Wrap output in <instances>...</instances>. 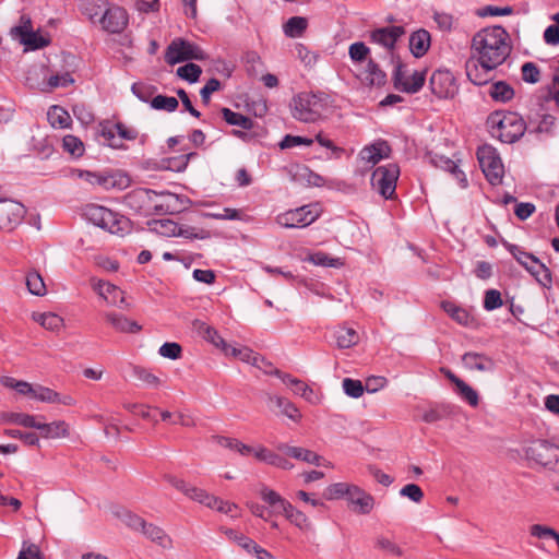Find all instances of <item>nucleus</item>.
Here are the masks:
<instances>
[{
  "label": "nucleus",
  "mask_w": 559,
  "mask_h": 559,
  "mask_svg": "<svg viewBox=\"0 0 559 559\" xmlns=\"http://www.w3.org/2000/svg\"><path fill=\"white\" fill-rule=\"evenodd\" d=\"M276 449L296 460H300L304 462H308L309 456H311V452H312L310 450H307V449H304L300 447H290L285 443H278L276 445Z\"/></svg>",
  "instance_id": "50"
},
{
  "label": "nucleus",
  "mask_w": 559,
  "mask_h": 559,
  "mask_svg": "<svg viewBox=\"0 0 559 559\" xmlns=\"http://www.w3.org/2000/svg\"><path fill=\"white\" fill-rule=\"evenodd\" d=\"M452 413L451 406L447 404H441L436 407H432L426 411L423 414V420L428 424H432L439 420H442L449 417Z\"/></svg>",
  "instance_id": "44"
},
{
  "label": "nucleus",
  "mask_w": 559,
  "mask_h": 559,
  "mask_svg": "<svg viewBox=\"0 0 559 559\" xmlns=\"http://www.w3.org/2000/svg\"><path fill=\"white\" fill-rule=\"evenodd\" d=\"M22 43L32 49H40L48 46L49 40L34 32H22Z\"/></svg>",
  "instance_id": "52"
},
{
  "label": "nucleus",
  "mask_w": 559,
  "mask_h": 559,
  "mask_svg": "<svg viewBox=\"0 0 559 559\" xmlns=\"http://www.w3.org/2000/svg\"><path fill=\"white\" fill-rule=\"evenodd\" d=\"M46 69L43 66H32L25 74V84L32 90L46 92Z\"/></svg>",
  "instance_id": "30"
},
{
  "label": "nucleus",
  "mask_w": 559,
  "mask_h": 559,
  "mask_svg": "<svg viewBox=\"0 0 559 559\" xmlns=\"http://www.w3.org/2000/svg\"><path fill=\"white\" fill-rule=\"evenodd\" d=\"M260 497L270 506L272 513L282 514L283 511L288 508L289 502L287 500L273 489L265 486L260 489Z\"/></svg>",
  "instance_id": "27"
},
{
  "label": "nucleus",
  "mask_w": 559,
  "mask_h": 559,
  "mask_svg": "<svg viewBox=\"0 0 559 559\" xmlns=\"http://www.w3.org/2000/svg\"><path fill=\"white\" fill-rule=\"evenodd\" d=\"M391 153V148L389 144L385 141H377L368 146H365L360 153L359 156L361 160L376 165L381 159L389 157Z\"/></svg>",
  "instance_id": "21"
},
{
  "label": "nucleus",
  "mask_w": 559,
  "mask_h": 559,
  "mask_svg": "<svg viewBox=\"0 0 559 559\" xmlns=\"http://www.w3.org/2000/svg\"><path fill=\"white\" fill-rule=\"evenodd\" d=\"M165 59L168 64L173 66L187 60H204L206 53L199 46L178 38L167 47Z\"/></svg>",
  "instance_id": "10"
},
{
  "label": "nucleus",
  "mask_w": 559,
  "mask_h": 559,
  "mask_svg": "<svg viewBox=\"0 0 559 559\" xmlns=\"http://www.w3.org/2000/svg\"><path fill=\"white\" fill-rule=\"evenodd\" d=\"M105 318L112 325V328L119 332L136 333L141 330V326L135 321H131L122 314L116 312H107Z\"/></svg>",
  "instance_id": "29"
},
{
  "label": "nucleus",
  "mask_w": 559,
  "mask_h": 559,
  "mask_svg": "<svg viewBox=\"0 0 559 559\" xmlns=\"http://www.w3.org/2000/svg\"><path fill=\"white\" fill-rule=\"evenodd\" d=\"M225 534L230 540L237 543L240 547L246 549L248 552H251L252 548L255 547L257 543L253 539L245 536L243 534H241L235 530L228 528L225 531Z\"/></svg>",
  "instance_id": "58"
},
{
  "label": "nucleus",
  "mask_w": 559,
  "mask_h": 559,
  "mask_svg": "<svg viewBox=\"0 0 559 559\" xmlns=\"http://www.w3.org/2000/svg\"><path fill=\"white\" fill-rule=\"evenodd\" d=\"M269 406L271 409L277 408L280 413L293 421H299L301 414L299 409L287 399L278 395H269Z\"/></svg>",
  "instance_id": "22"
},
{
  "label": "nucleus",
  "mask_w": 559,
  "mask_h": 559,
  "mask_svg": "<svg viewBox=\"0 0 559 559\" xmlns=\"http://www.w3.org/2000/svg\"><path fill=\"white\" fill-rule=\"evenodd\" d=\"M47 119L53 128H67L71 122L69 112L61 106H51L47 112Z\"/></svg>",
  "instance_id": "35"
},
{
  "label": "nucleus",
  "mask_w": 559,
  "mask_h": 559,
  "mask_svg": "<svg viewBox=\"0 0 559 559\" xmlns=\"http://www.w3.org/2000/svg\"><path fill=\"white\" fill-rule=\"evenodd\" d=\"M487 126L492 136L508 144L520 140L525 132V122L515 112L495 111L489 115Z\"/></svg>",
  "instance_id": "3"
},
{
  "label": "nucleus",
  "mask_w": 559,
  "mask_h": 559,
  "mask_svg": "<svg viewBox=\"0 0 559 559\" xmlns=\"http://www.w3.org/2000/svg\"><path fill=\"white\" fill-rule=\"evenodd\" d=\"M1 420L27 428H34L36 417L24 413H3L1 414Z\"/></svg>",
  "instance_id": "43"
},
{
  "label": "nucleus",
  "mask_w": 559,
  "mask_h": 559,
  "mask_svg": "<svg viewBox=\"0 0 559 559\" xmlns=\"http://www.w3.org/2000/svg\"><path fill=\"white\" fill-rule=\"evenodd\" d=\"M488 94L495 102L507 103L514 97L513 87L504 81L492 83Z\"/></svg>",
  "instance_id": "33"
},
{
  "label": "nucleus",
  "mask_w": 559,
  "mask_h": 559,
  "mask_svg": "<svg viewBox=\"0 0 559 559\" xmlns=\"http://www.w3.org/2000/svg\"><path fill=\"white\" fill-rule=\"evenodd\" d=\"M282 514H284L290 523H293L294 525L301 530H307L310 526V523L306 514L295 509L290 502L288 503V508L285 509Z\"/></svg>",
  "instance_id": "45"
},
{
  "label": "nucleus",
  "mask_w": 559,
  "mask_h": 559,
  "mask_svg": "<svg viewBox=\"0 0 559 559\" xmlns=\"http://www.w3.org/2000/svg\"><path fill=\"white\" fill-rule=\"evenodd\" d=\"M441 308L459 324L463 326L473 325L474 318L466 309L457 306L456 304L445 300L441 302Z\"/></svg>",
  "instance_id": "26"
},
{
  "label": "nucleus",
  "mask_w": 559,
  "mask_h": 559,
  "mask_svg": "<svg viewBox=\"0 0 559 559\" xmlns=\"http://www.w3.org/2000/svg\"><path fill=\"white\" fill-rule=\"evenodd\" d=\"M1 383L5 388L15 390L19 394L27 395L39 402L59 403L69 406L75 403L74 399L70 395H60L49 388L39 384L33 385L26 381L16 380L12 377H3L1 379Z\"/></svg>",
  "instance_id": "5"
},
{
  "label": "nucleus",
  "mask_w": 559,
  "mask_h": 559,
  "mask_svg": "<svg viewBox=\"0 0 559 559\" xmlns=\"http://www.w3.org/2000/svg\"><path fill=\"white\" fill-rule=\"evenodd\" d=\"M370 49L362 41L353 43L348 48V55L353 62H362L367 59Z\"/></svg>",
  "instance_id": "55"
},
{
  "label": "nucleus",
  "mask_w": 559,
  "mask_h": 559,
  "mask_svg": "<svg viewBox=\"0 0 559 559\" xmlns=\"http://www.w3.org/2000/svg\"><path fill=\"white\" fill-rule=\"evenodd\" d=\"M223 119L230 126H237L243 130H251L253 128V120L239 112L233 111L229 108H222Z\"/></svg>",
  "instance_id": "36"
},
{
  "label": "nucleus",
  "mask_w": 559,
  "mask_h": 559,
  "mask_svg": "<svg viewBox=\"0 0 559 559\" xmlns=\"http://www.w3.org/2000/svg\"><path fill=\"white\" fill-rule=\"evenodd\" d=\"M195 324L198 326L199 333L202 334L206 341H209L216 347L222 348V350L225 354H229L228 344L224 341V338L218 334V332L214 328L203 322H197Z\"/></svg>",
  "instance_id": "32"
},
{
  "label": "nucleus",
  "mask_w": 559,
  "mask_h": 559,
  "mask_svg": "<svg viewBox=\"0 0 559 559\" xmlns=\"http://www.w3.org/2000/svg\"><path fill=\"white\" fill-rule=\"evenodd\" d=\"M522 79L524 82L535 84L540 80V71L534 62H525L522 68Z\"/></svg>",
  "instance_id": "60"
},
{
  "label": "nucleus",
  "mask_w": 559,
  "mask_h": 559,
  "mask_svg": "<svg viewBox=\"0 0 559 559\" xmlns=\"http://www.w3.org/2000/svg\"><path fill=\"white\" fill-rule=\"evenodd\" d=\"M4 433L10 438L22 440L27 445H39V438L35 432H23L19 429H7Z\"/></svg>",
  "instance_id": "62"
},
{
  "label": "nucleus",
  "mask_w": 559,
  "mask_h": 559,
  "mask_svg": "<svg viewBox=\"0 0 559 559\" xmlns=\"http://www.w3.org/2000/svg\"><path fill=\"white\" fill-rule=\"evenodd\" d=\"M102 27L111 34H120L129 23L128 12L121 7L108 8L99 20Z\"/></svg>",
  "instance_id": "15"
},
{
  "label": "nucleus",
  "mask_w": 559,
  "mask_h": 559,
  "mask_svg": "<svg viewBox=\"0 0 559 559\" xmlns=\"http://www.w3.org/2000/svg\"><path fill=\"white\" fill-rule=\"evenodd\" d=\"M353 510L360 514H368L374 506V499L360 487L354 485L347 496Z\"/></svg>",
  "instance_id": "18"
},
{
  "label": "nucleus",
  "mask_w": 559,
  "mask_h": 559,
  "mask_svg": "<svg viewBox=\"0 0 559 559\" xmlns=\"http://www.w3.org/2000/svg\"><path fill=\"white\" fill-rule=\"evenodd\" d=\"M506 248L514 257V259L524 267H528L530 262H535V255L524 251L516 245L507 243Z\"/></svg>",
  "instance_id": "54"
},
{
  "label": "nucleus",
  "mask_w": 559,
  "mask_h": 559,
  "mask_svg": "<svg viewBox=\"0 0 559 559\" xmlns=\"http://www.w3.org/2000/svg\"><path fill=\"white\" fill-rule=\"evenodd\" d=\"M457 394L466 401L471 406H477L479 399L478 393L469 386L465 381L459 382L456 386Z\"/></svg>",
  "instance_id": "57"
},
{
  "label": "nucleus",
  "mask_w": 559,
  "mask_h": 559,
  "mask_svg": "<svg viewBox=\"0 0 559 559\" xmlns=\"http://www.w3.org/2000/svg\"><path fill=\"white\" fill-rule=\"evenodd\" d=\"M213 441H215L218 445L223 448L230 449L233 451H237L242 455H247L252 453L253 449L237 439L222 437V436H213Z\"/></svg>",
  "instance_id": "40"
},
{
  "label": "nucleus",
  "mask_w": 559,
  "mask_h": 559,
  "mask_svg": "<svg viewBox=\"0 0 559 559\" xmlns=\"http://www.w3.org/2000/svg\"><path fill=\"white\" fill-rule=\"evenodd\" d=\"M62 146L66 152L75 157H80L84 153L83 142L79 138L71 134H68L63 138Z\"/></svg>",
  "instance_id": "49"
},
{
  "label": "nucleus",
  "mask_w": 559,
  "mask_h": 559,
  "mask_svg": "<svg viewBox=\"0 0 559 559\" xmlns=\"http://www.w3.org/2000/svg\"><path fill=\"white\" fill-rule=\"evenodd\" d=\"M463 366L469 370H477L480 372H491L495 369V361L481 353L468 352L462 356Z\"/></svg>",
  "instance_id": "20"
},
{
  "label": "nucleus",
  "mask_w": 559,
  "mask_h": 559,
  "mask_svg": "<svg viewBox=\"0 0 559 559\" xmlns=\"http://www.w3.org/2000/svg\"><path fill=\"white\" fill-rule=\"evenodd\" d=\"M430 34L426 29H418L409 37V49L415 58H420L430 47Z\"/></svg>",
  "instance_id": "23"
},
{
  "label": "nucleus",
  "mask_w": 559,
  "mask_h": 559,
  "mask_svg": "<svg viewBox=\"0 0 559 559\" xmlns=\"http://www.w3.org/2000/svg\"><path fill=\"white\" fill-rule=\"evenodd\" d=\"M73 82H74V80L72 79L70 73L51 75L48 79V81H46V92H50L57 87H66L70 84H72Z\"/></svg>",
  "instance_id": "61"
},
{
  "label": "nucleus",
  "mask_w": 559,
  "mask_h": 559,
  "mask_svg": "<svg viewBox=\"0 0 559 559\" xmlns=\"http://www.w3.org/2000/svg\"><path fill=\"white\" fill-rule=\"evenodd\" d=\"M26 287L28 292L35 296H44L47 293L45 282L41 275L36 271H32L27 274Z\"/></svg>",
  "instance_id": "41"
},
{
  "label": "nucleus",
  "mask_w": 559,
  "mask_h": 559,
  "mask_svg": "<svg viewBox=\"0 0 559 559\" xmlns=\"http://www.w3.org/2000/svg\"><path fill=\"white\" fill-rule=\"evenodd\" d=\"M152 229L163 236L174 237L177 236L178 224L171 219H158L154 221Z\"/></svg>",
  "instance_id": "51"
},
{
  "label": "nucleus",
  "mask_w": 559,
  "mask_h": 559,
  "mask_svg": "<svg viewBox=\"0 0 559 559\" xmlns=\"http://www.w3.org/2000/svg\"><path fill=\"white\" fill-rule=\"evenodd\" d=\"M426 81V71H415L408 74L406 66L400 59L395 60L393 72L394 87L407 94H415L421 90Z\"/></svg>",
  "instance_id": "11"
},
{
  "label": "nucleus",
  "mask_w": 559,
  "mask_h": 559,
  "mask_svg": "<svg viewBox=\"0 0 559 559\" xmlns=\"http://www.w3.org/2000/svg\"><path fill=\"white\" fill-rule=\"evenodd\" d=\"M405 34L403 26H385L379 27L370 32L369 40L372 44L383 47L388 52L393 55V50L397 40ZM392 60L395 61L394 56Z\"/></svg>",
  "instance_id": "14"
},
{
  "label": "nucleus",
  "mask_w": 559,
  "mask_h": 559,
  "mask_svg": "<svg viewBox=\"0 0 559 559\" xmlns=\"http://www.w3.org/2000/svg\"><path fill=\"white\" fill-rule=\"evenodd\" d=\"M477 159L486 179L491 185L501 183L504 167L497 150L491 145L484 144L477 150Z\"/></svg>",
  "instance_id": "8"
},
{
  "label": "nucleus",
  "mask_w": 559,
  "mask_h": 559,
  "mask_svg": "<svg viewBox=\"0 0 559 559\" xmlns=\"http://www.w3.org/2000/svg\"><path fill=\"white\" fill-rule=\"evenodd\" d=\"M178 100L176 97L166 96V95H156L151 100V107L156 110H164L167 112H173L178 108Z\"/></svg>",
  "instance_id": "46"
},
{
  "label": "nucleus",
  "mask_w": 559,
  "mask_h": 559,
  "mask_svg": "<svg viewBox=\"0 0 559 559\" xmlns=\"http://www.w3.org/2000/svg\"><path fill=\"white\" fill-rule=\"evenodd\" d=\"M328 95L322 92H304L293 98V117L302 122H316L328 106Z\"/></svg>",
  "instance_id": "4"
},
{
  "label": "nucleus",
  "mask_w": 559,
  "mask_h": 559,
  "mask_svg": "<svg viewBox=\"0 0 559 559\" xmlns=\"http://www.w3.org/2000/svg\"><path fill=\"white\" fill-rule=\"evenodd\" d=\"M177 236L188 239H207L210 238V231L203 228L178 225Z\"/></svg>",
  "instance_id": "53"
},
{
  "label": "nucleus",
  "mask_w": 559,
  "mask_h": 559,
  "mask_svg": "<svg viewBox=\"0 0 559 559\" xmlns=\"http://www.w3.org/2000/svg\"><path fill=\"white\" fill-rule=\"evenodd\" d=\"M399 176L400 167L396 164L380 166L372 173L371 186L383 198L392 199Z\"/></svg>",
  "instance_id": "9"
},
{
  "label": "nucleus",
  "mask_w": 559,
  "mask_h": 559,
  "mask_svg": "<svg viewBox=\"0 0 559 559\" xmlns=\"http://www.w3.org/2000/svg\"><path fill=\"white\" fill-rule=\"evenodd\" d=\"M509 34L501 26L487 27L477 32L472 39L471 57L465 70L475 85H485L492 79V72L501 66L511 51Z\"/></svg>",
  "instance_id": "1"
},
{
  "label": "nucleus",
  "mask_w": 559,
  "mask_h": 559,
  "mask_svg": "<svg viewBox=\"0 0 559 559\" xmlns=\"http://www.w3.org/2000/svg\"><path fill=\"white\" fill-rule=\"evenodd\" d=\"M201 73H202L201 67L195 63H192V62L187 63L177 69V75L180 79L188 81L189 83L198 82Z\"/></svg>",
  "instance_id": "48"
},
{
  "label": "nucleus",
  "mask_w": 559,
  "mask_h": 559,
  "mask_svg": "<svg viewBox=\"0 0 559 559\" xmlns=\"http://www.w3.org/2000/svg\"><path fill=\"white\" fill-rule=\"evenodd\" d=\"M168 481L173 487L181 491L183 495H186L191 500H194L201 504L206 506L211 509L212 503L215 502V496L210 495L204 489L194 487L189 485L182 479H178L176 477H168Z\"/></svg>",
  "instance_id": "17"
},
{
  "label": "nucleus",
  "mask_w": 559,
  "mask_h": 559,
  "mask_svg": "<svg viewBox=\"0 0 559 559\" xmlns=\"http://www.w3.org/2000/svg\"><path fill=\"white\" fill-rule=\"evenodd\" d=\"M335 340L338 348H349L359 341L358 333L350 328H340L335 331Z\"/></svg>",
  "instance_id": "38"
},
{
  "label": "nucleus",
  "mask_w": 559,
  "mask_h": 559,
  "mask_svg": "<svg viewBox=\"0 0 559 559\" xmlns=\"http://www.w3.org/2000/svg\"><path fill=\"white\" fill-rule=\"evenodd\" d=\"M353 484L347 483H335L330 485L325 491L324 497L328 500L347 498L349 490L353 488Z\"/></svg>",
  "instance_id": "47"
},
{
  "label": "nucleus",
  "mask_w": 559,
  "mask_h": 559,
  "mask_svg": "<svg viewBox=\"0 0 559 559\" xmlns=\"http://www.w3.org/2000/svg\"><path fill=\"white\" fill-rule=\"evenodd\" d=\"M318 217V212L309 205L287 211L276 217V223L285 228L306 227L313 223Z\"/></svg>",
  "instance_id": "13"
},
{
  "label": "nucleus",
  "mask_w": 559,
  "mask_h": 559,
  "mask_svg": "<svg viewBox=\"0 0 559 559\" xmlns=\"http://www.w3.org/2000/svg\"><path fill=\"white\" fill-rule=\"evenodd\" d=\"M431 92L439 98H448L455 92L454 78L449 71L437 70L430 81Z\"/></svg>",
  "instance_id": "16"
},
{
  "label": "nucleus",
  "mask_w": 559,
  "mask_h": 559,
  "mask_svg": "<svg viewBox=\"0 0 559 559\" xmlns=\"http://www.w3.org/2000/svg\"><path fill=\"white\" fill-rule=\"evenodd\" d=\"M307 260L311 262L314 265H321V266H340L341 262L337 258H331L324 252H316L310 254Z\"/></svg>",
  "instance_id": "63"
},
{
  "label": "nucleus",
  "mask_w": 559,
  "mask_h": 559,
  "mask_svg": "<svg viewBox=\"0 0 559 559\" xmlns=\"http://www.w3.org/2000/svg\"><path fill=\"white\" fill-rule=\"evenodd\" d=\"M100 135L104 138L106 144L111 148H126V146L120 142L117 130L114 126L103 127L100 131Z\"/></svg>",
  "instance_id": "59"
},
{
  "label": "nucleus",
  "mask_w": 559,
  "mask_h": 559,
  "mask_svg": "<svg viewBox=\"0 0 559 559\" xmlns=\"http://www.w3.org/2000/svg\"><path fill=\"white\" fill-rule=\"evenodd\" d=\"M237 358L257 368H262V365L260 364L271 366V362L267 361L263 356L259 355L258 353H254L252 349L248 347H239Z\"/></svg>",
  "instance_id": "42"
},
{
  "label": "nucleus",
  "mask_w": 559,
  "mask_h": 559,
  "mask_svg": "<svg viewBox=\"0 0 559 559\" xmlns=\"http://www.w3.org/2000/svg\"><path fill=\"white\" fill-rule=\"evenodd\" d=\"M343 390L346 395L358 399L364 394L365 386L360 380H354L350 378H345L342 383Z\"/></svg>",
  "instance_id": "56"
},
{
  "label": "nucleus",
  "mask_w": 559,
  "mask_h": 559,
  "mask_svg": "<svg viewBox=\"0 0 559 559\" xmlns=\"http://www.w3.org/2000/svg\"><path fill=\"white\" fill-rule=\"evenodd\" d=\"M26 214L25 206L12 199H0V228L12 231L19 226Z\"/></svg>",
  "instance_id": "12"
},
{
  "label": "nucleus",
  "mask_w": 559,
  "mask_h": 559,
  "mask_svg": "<svg viewBox=\"0 0 559 559\" xmlns=\"http://www.w3.org/2000/svg\"><path fill=\"white\" fill-rule=\"evenodd\" d=\"M252 453L261 462H265L270 465L280 467L282 469L293 468V464L288 460L278 455L275 452L267 450L264 447H260L257 450H253Z\"/></svg>",
  "instance_id": "28"
},
{
  "label": "nucleus",
  "mask_w": 559,
  "mask_h": 559,
  "mask_svg": "<svg viewBox=\"0 0 559 559\" xmlns=\"http://www.w3.org/2000/svg\"><path fill=\"white\" fill-rule=\"evenodd\" d=\"M525 455L551 471L559 473V447L547 440H533L524 449Z\"/></svg>",
  "instance_id": "7"
},
{
  "label": "nucleus",
  "mask_w": 559,
  "mask_h": 559,
  "mask_svg": "<svg viewBox=\"0 0 559 559\" xmlns=\"http://www.w3.org/2000/svg\"><path fill=\"white\" fill-rule=\"evenodd\" d=\"M181 199L178 194L138 188L123 197V204L134 213L148 216L180 211Z\"/></svg>",
  "instance_id": "2"
},
{
  "label": "nucleus",
  "mask_w": 559,
  "mask_h": 559,
  "mask_svg": "<svg viewBox=\"0 0 559 559\" xmlns=\"http://www.w3.org/2000/svg\"><path fill=\"white\" fill-rule=\"evenodd\" d=\"M501 306H502V298H501L500 292L497 289H488L485 293L484 308L487 311H492L495 309L500 308Z\"/></svg>",
  "instance_id": "64"
},
{
  "label": "nucleus",
  "mask_w": 559,
  "mask_h": 559,
  "mask_svg": "<svg viewBox=\"0 0 559 559\" xmlns=\"http://www.w3.org/2000/svg\"><path fill=\"white\" fill-rule=\"evenodd\" d=\"M94 290L110 306H117L119 308H126V300L123 292L106 282L98 281L93 285Z\"/></svg>",
  "instance_id": "19"
},
{
  "label": "nucleus",
  "mask_w": 559,
  "mask_h": 559,
  "mask_svg": "<svg viewBox=\"0 0 559 559\" xmlns=\"http://www.w3.org/2000/svg\"><path fill=\"white\" fill-rule=\"evenodd\" d=\"M34 428L40 430V436L46 439H56L67 437L69 435L68 425L63 420H57L50 424H44L36 420Z\"/></svg>",
  "instance_id": "25"
},
{
  "label": "nucleus",
  "mask_w": 559,
  "mask_h": 559,
  "mask_svg": "<svg viewBox=\"0 0 559 559\" xmlns=\"http://www.w3.org/2000/svg\"><path fill=\"white\" fill-rule=\"evenodd\" d=\"M535 278L543 285L548 286L551 283V274L548 267L545 266L535 257V262H530L528 267H525Z\"/></svg>",
  "instance_id": "39"
},
{
  "label": "nucleus",
  "mask_w": 559,
  "mask_h": 559,
  "mask_svg": "<svg viewBox=\"0 0 559 559\" xmlns=\"http://www.w3.org/2000/svg\"><path fill=\"white\" fill-rule=\"evenodd\" d=\"M361 80L369 86H382L386 82V74L380 69L379 64L369 59L361 73Z\"/></svg>",
  "instance_id": "24"
},
{
  "label": "nucleus",
  "mask_w": 559,
  "mask_h": 559,
  "mask_svg": "<svg viewBox=\"0 0 559 559\" xmlns=\"http://www.w3.org/2000/svg\"><path fill=\"white\" fill-rule=\"evenodd\" d=\"M142 533L153 543H156L158 546L163 548L167 549L173 547L171 538L165 533V531L162 527L155 524L146 523Z\"/></svg>",
  "instance_id": "31"
},
{
  "label": "nucleus",
  "mask_w": 559,
  "mask_h": 559,
  "mask_svg": "<svg viewBox=\"0 0 559 559\" xmlns=\"http://www.w3.org/2000/svg\"><path fill=\"white\" fill-rule=\"evenodd\" d=\"M83 214L88 222L111 234H122L128 228L129 222L126 217L100 205L88 204Z\"/></svg>",
  "instance_id": "6"
},
{
  "label": "nucleus",
  "mask_w": 559,
  "mask_h": 559,
  "mask_svg": "<svg viewBox=\"0 0 559 559\" xmlns=\"http://www.w3.org/2000/svg\"><path fill=\"white\" fill-rule=\"evenodd\" d=\"M32 319L49 331H59L63 326V319L53 312H34Z\"/></svg>",
  "instance_id": "34"
},
{
  "label": "nucleus",
  "mask_w": 559,
  "mask_h": 559,
  "mask_svg": "<svg viewBox=\"0 0 559 559\" xmlns=\"http://www.w3.org/2000/svg\"><path fill=\"white\" fill-rule=\"evenodd\" d=\"M308 27V20L304 16H293L287 20L283 26L284 34L287 37H300Z\"/></svg>",
  "instance_id": "37"
}]
</instances>
